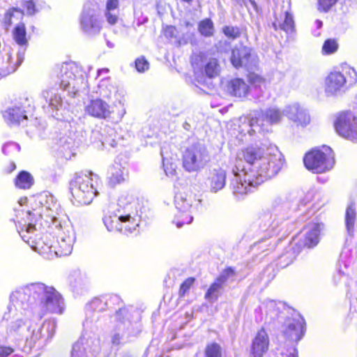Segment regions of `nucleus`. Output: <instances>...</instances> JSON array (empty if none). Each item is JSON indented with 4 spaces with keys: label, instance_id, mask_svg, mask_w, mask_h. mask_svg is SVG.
Instances as JSON below:
<instances>
[{
    "label": "nucleus",
    "instance_id": "nucleus-1",
    "mask_svg": "<svg viewBox=\"0 0 357 357\" xmlns=\"http://www.w3.org/2000/svg\"><path fill=\"white\" fill-rule=\"evenodd\" d=\"M282 165V155L276 146L248 147L236 155L230 188L235 195L247 194L277 175Z\"/></svg>",
    "mask_w": 357,
    "mask_h": 357
},
{
    "label": "nucleus",
    "instance_id": "nucleus-2",
    "mask_svg": "<svg viewBox=\"0 0 357 357\" xmlns=\"http://www.w3.org/2000/svg\"><path fill=\"white\" fill-rule=\"evenodd\" d=\"M29 223L18 231L22 240L37 251L46 246L50 252L57 257L68 256L71 254L76 236L73 227L69 220H61L57 218H52L49 231L41 236L35 225L32 224V214L26 211Z\"/></svg>",
    "mask_w": 357,
    "mask_h": 357
},
{
    "label": "nucleus",
    "instance_id": "nucleus-3",
    "mask_svg": "<svg viewBox=\"0 0 357 357\" xmlns=\"http://www.w3.org/2000/svg\"><path fill=\"white\" fill-rule=\"evenodd\" d=\"M10 302L15 310H31L37 319H41L47 312L62 314L65 307L60 293L42 282L31 283L13 291Z\"/></svg>",
    "mask_w": 357,
    "mask_h": 357
},
{
    "label": "nucleus",
    "instance_id": "nucleus-4",
    "mask_svg": "<svg viewBox=\"0 0 357 357\" xmlns=\"http://www.w3.org/2000/svg\"><path fill=\"white\" fill-rule=\"evenodd\" d=\"M137 205V202L132 196L121 195L116 204L109 206L103 218L107 229L126 235L138 233L141 217L138 214Z\"/></svg>",
    "mask_w": 357,
    "mask_h": 357
},
{
    "label": "nucleus",
    "instance_id": "nucleus-5",
    "mask_svg": "<svg viewBox=\"0 0 357 357\" xmlns=\"http://www.w3.org/2000/svg\"><path fill=\"white\" fill-rule=\"evenodd\" d=\"M142 331L140 314L137 310L128 307L119 308L112 322L109 336L113 346L131 342Z\"/></svg>",
    "mask_w": 357,
    "mask_h": 357
},
{
    "label": "nucleus",
    "instance_id": "nucleus-6",
    "mask_svg": "<svg viewBox=\"0 0 357 357\" xmlns=\"http://www.w3.org/2000/svg\"><path fill=\"white\" fill-rule=\"evenodd\" d=\"M99 177L92 172L75 174L70 181L69 188L75 205H88L98 195L97 189Z\"/></svg>",
    "mask_w": 357,
    "mask_h": 357
},
{
    "label": "nucleus",
    "instance_id": "nucleus-7",
    "mask_svg": "<svg viewBox=\"0 0 357 357\" xmlns=\"http://www.w3.org/2000/svg\"><path fill=\"white\" fill-rule=\"evenodd\" d=\"M58 79L59 87L63 91H68V94L72 96L86 86V73L75 62L62 63Z\"/></svg>",
    "mask_w": 357,
    "mask_h": 357
},
{
    "label": "nucleus",
    "instance_id": "nucleus-8",
    "mask_svg": "<svg viewBox=\"0 0 357 357\" xmlns=\"http://www.w3.org/2000/svg\"><path fill=\"white\" fill-rule=\"evenodd\" d=\"M174 205L179 214L174 220L177 228L183 225L190 224L193 220L194 213L202 206V200L196 199L195 195L188 192L185 188L178 190L174 195Z\"/></svg>",
    "mask_w": 357,
    "mask_h": 357
},
{
    "label": "nucleus",
    "instance_id": "nucleus-9",
    "mask_svg": "<svg viewBox=\"0 0 357 357\" xmlns=\"http://www.w3.org/2000/svg\"><path fill=\"white\" fill-rule=\"evenodd\" d=\"M119 303L120 298L117 295H105L93 298L85 307L83 328L96 333L98 331L97 323L100 319V313L111 308L112 305Z\"/></svg>",
    "mask_w": 357,
    "mask_h": 357
},
{
    "label": "nucleus",
    "instance_id": "nucleus-10",
    "mask_svg": "<svg viewBox=\"0 0 357 357\" xmlns=\"http://www.w3.org/2000/svg\"><path fill=\"white\" fill-rule=\"evenodd\" d=\"M357 80L355 70L348 66L342 67V71L331 72L326 79V92L331 95L345 91Z\"/></svg>",
    "mask_w": 357,
    "mask_h": 357
},
{
    "label": "nucleus",
    "instance_id": "nucleus-11",
    "mask_svg": "<svg viewBox=\"0 0 357 357\" xmlns=\"http://www.w3.org/2000/svg\"><path fill=\"white\" fill-rule=\"evenodd\" d=\"M305 167L314 173L320 174L331 170L335 164L334 153L329 146L314 149L303 158Z\"/></svg>",
    "mask_w": 357,
    "mask_h": 357
},
{
    "label": "nucleus",
    "instance_id": "nucleus-12",
    "mask_svg": "<svg viewBox=\"0 0 357 357\" xmlns=\"http://www.w3.org/2000/svg\"><path fill=\"white\" fill-rule=\"evenodd\" d=\"M283 109H280L276 106H271L264 110H261L255 114L249 120L250 130L248 133L251 135L252 133L268 131V126L272 124L279 123L283 117Z\"/></svg>",
    "mask_w": 357,
    "mask_h": 357
},
{
    "label": "nucleus",
    "instance_id": "nucleus-13",
    "mask_svg": "<svg viewBox=\"0 0 357 357\" xmlns=\"http://www.w3.org/2000/svg\"><path fill=\"white\" fill-rule=\"evenodd\" d=\"M211 157L206 146L197 143L188 147L183 154V166L189 172H197L203 169L210 161Z\"/></svg>",
    "mask_w": 357,
    "mask_h": 357
},
{
    "label": "nucleus",
    "instance_id": "nucleus-14",
    "mask_svg": "<svg viewBox=\"0 0 357 357\" xmlns=\"http://www.w3.org/2000/svg\"><path fill=\"white\" fill-rule=\"evenodd\" d=\"M79 25L81 30L89 36H94L100 33L102 21L98 3L89 1L84 5L79 16Z\"/></svg>",
    "mask_w": 357,
    "mask_h": 357
},
{
    "label": "nucleus",
    "instance_id": "nucleus-15",
    "mask_svg": "<svg viewBox=\"0 0 357 357\" xmlns=\"http://www.w3.org/2000/svg\"><path fill=\"white\" fill-rule=\"evenodd\" d=\"M100 351V340L96 333L83 328L82 336L73 345L70 357H96Z\"/></svg>",
    "mask_w": 357,
    "mask_h": 357
},
{
    "label": "nucleus",
    "instance_id": "nucleus-16",
    "mask_svg": "<svg viewBox=\"0 0 357 357\" xmlns=\"http://www.w3.org/2000/svg\"><path fill=\"white\" fill-rule=\"evenodd\" d=\"M56 327V321L55 319L45 320L37 331H33L29 339H26L25 345L22 350L24 352L29 353L32 349L38 351L43 348L54 335Z\"/></svg>",
    "mask_w": 357,
    "mask_h": 357
},
{
    "label": "nucleus",
    "instance_id": "nucleus-17",
    "mask_svg": "<svg viewBox=\"0 0 357 357\" xmlns=\"http://www.w3.org/2000/svg\"><path fill=\"white\" fill-rule=\"evenodd\" d=\"M41 97L45 102L43 107L47 113L58 120H67L65 102L58 88L54 87L43 90Z\"/></svg>",
    "mask_w": 357,
    "mask_h": 357
},
{
    "label": "nucleus",
    "instance_id": "nucleus-18",
    "mask_svg": "<svg viewBox=\"0 0 357 357\" xmlns=\"http://www.w3.org/2000/svg\"><path fill=\"white\" fill-rule=\"evenodd\" d=\"M334 126L341 137L357 142V116L351 111H343L335 115Z\"/></svg>",
    "mask_w": 357,
    "mask_h": 357
},
{
    "label": "nucleus",
    "instance_id": "nucleus-19",
    "mask_svg": "<svg viewBox=\"0 0 357 357\" xmlns=\"http://www.w3.org/2000/svg\"><path fill=\"white\" fill-rule=\"evenodd\" d=\"M230 60L236 68H244L248 71L254 70L257 63L255 56L251 54L250 48L245 46L234 48Z\"/></svg>",
    "mask_w": 357,
    "mask_h": 357
},
{
    "label": "nucleus",
    "instance_id": "nucleus-20",
    "mask_svg": "<svg viewBox=\"0 0 357 357\" xmlns=\"http://www.w3.org/2000/svg\"><path fill=\"white\" fill-rule=\"evenodd\" d=\"M23 61L19 62V56L14 61L10 46L0 43V79L14 73Z\"/></svg>",
    "mask_w": 357,
    "mask_h": 357
},
{
    "label": "nucleus",
    "instance_id": "nucleus-21",
    "mask_svg": "<svg viewBox=\"0 0 357 357\" xmlns=\"http://www.w3.org/2000/svg\"><path fill=\"white\" fill-rule=\"evenodd\" d=\"M28 100L17 102L10 106L3 113L4 120L10 125H20L27 120L26 105Z\"/></svg>",
    "mask_w": 357,
    "mask_h": 357
},
{
    "label": "nucleus",
    "instance_id": "nucleus-22",
    "mask_svg": "<svg viewBox=\"0 0 357 357\" xmlns=\"http://www.w3.org/2000/svg\"><path fill=\"white\" fill-rule=\"evenodd\" d=\"M304 319L299 314L286 321L284 335L291 341L298 342L304 335L305 328Z\"/></svg>",
    "mask_w": 357,
    "mask_h": 357
},
{
    "label": "nucleus",
    "instance_id": "nucleus-23",
    "mask_svg": "<svg viewBox=\"0 0 357 357\" xmlns=\"http://www.w3.org/2000/svg\"><path fill=\"white\" fill-rule=\"evenodd\" d=\"M26 35L25 24L19 22L12 31V38L18 46L19 62L24 61L25 53L29 46V40Z\"/></svg>",
    "mask_w": 357,
    "mask_h": 357
},
{
    "label": "nucleus",
    "instance_id": "nucleus-24",
    "mask_svg": "<svg viewBox=\"0 0 357 357\" xmlns=\"http://www.w3.org/2000/svg\"><path fill=\"white\" fill-rule=\"evenodd\" d=\"M283 114L298 126H305L310 121L306 110L297 103L286 105L283 109Z\"/></svg>",
    "mask_w": 357,
    "mask_h": 357
},
{
    "label": "nucleus",
    "instance_id": "nucleus-25",
    "mask_svg": "<svg viewBox=\"0 0 357 357\" xmlns=\"http://www.w3.org/2000/svg\"><path fill=\"white\" fill-rule=\"evenodd\" d=\"M324 225L319 222H313L308 225L305 229L303 239H301L298 243L299 248L307 247L313 248L317 245L319 241V235Z\"/></svg>",
    "mask_w": 357,
    "mask_h": 357
},
{
    "label": "nucleus",
    "instance_id": "nucleus-26",
    "mask_svg": "<svg viewBox=\"0 0 357 357\" xmlns=\"http://www.w3.org/2000/svg\"><path fill=\"white\" fill-rule=\"evenodd\" d=\"M227 173L222 168L211 170L207 178V184L212 192H217L224 188L226 184Z\"/></svg>",
    "mask_w": 357,
    "mask_h": 357
},
{
    "label": "nucleus",
    "instance_id": "nucleus-27",
    "mask_svg": "<svg viewBox=\"0 0 357 357\" xmlns=\"http://www.w3.org/2000/svg\"><path fill=\"white\" fill-rule=\"evenodd\" d=\"M86 112L95 117L106 119L110 116V106L102 99L92 100L86 106Z\"/></svg>",
    "mask_w": 357,
    "mask_h": 357
},
{
    "label": "nucleus",
    "instance_id": "nucleus-28",
    "mask_svg": "<svg viewBox=\"0 0 357 357\" xmlns=\"http://www.w3.org/2000/svg\"><path fill=\"white\" fill-rule=\"evenodd\" d=\"M269 340L267 333L262 328L258 331L254 338L251 347V354L253 357H261L268 349Z\"/></svg>",
    "mask_w": 357,
    "mask_h": 357
},
{
    "label": "nucleus",
    "instance_id": "nucleus-29",
    "mask_svg": "<svg viewBox=\"0 0 357 357\" xmlns=\"http://www.w3.org/2000/svg\"><path fill=\"white\" fill-rule=\"evenodd\" d=\"M258 225L261 231H266L269 234H276L279 231V222L275 216L269 211H263L260 213Z\"/></svg>",
    "mask_w": 357,
    "mask_h": 357
},
{
    "label": "nucleus",
    "instance_id": "nucleus-30",
    "mask_svg": "<svg viewBox=\"0 0 357 357\" xmlns=\"http://www.w3.org/2000/svg\"><path fill=\"white\" fill-rule=\"evenodd\" d=\"M248 81L251 85L249 91L253 97L259 99L263 96L266 89V80L257 74L250 73L248 75Z\"/></svg>",
    "mask_w": 357,
    "mask_h": 357
},
{
    "label": "nucleus",
    "instance_id": "nucleus-31",
    "mask_svg": "<svg viewBox=\"0 0 357 357\" xmlns=\"http://www.w3.org/2000/svg\"><path fill=\"white\" fill-rule=\"evenodd\" d=\"M68 281L71 290L77 294H82L86 289L88 284L86 278L79 271L71 273L68 278Z\"/></svg>",
    "mask_w": 357,
    "mask_h": 357
},
{
    "label": "nucleus",
    "instance_id": "nucleus-32",
    "mask_svg": "<svg viewBox=\"0 0 357 357\" xmlns=\"http://www.w3.org/2000/svg\"><path fill=\"white\" fill-rule=\"evenodd\" d=\"M357 214L356 207L354 203L349 204L346 208L344 224L347 233L350 236H354L356 231V225L357 226Z\"/></svg>",
    "mask_w": 357,
    "mask_h": 357
},
{
    "label": "nucleus",
    "instance_id": "nucleus-33",
    "mask_svg": "<svg viewBox=\"0 0 357 357\" xmlns=\"http://www.w3.org/2000/svg\"><path fill=\"white\" fill-rule=\"evenodd\" d=\"M127 175L128 170L125 167H123L120 164H115L109 169V183L113 186L121 183L125 181Z\"/></svg>",
    "mask_w": 357,
    "mask_h": 357
},
{
    "label": "nucleus",
    "instance_id": "nucleus-34",
    "mask_svg": "<svg viewBox=\"0 0 357 357\" xmlns=\"http://www.w3.org/2000/svg\"><path fill=\"white\" fill-rule=\"evenodd\" d=\"M229 90L233 96L239 98L245 97L250 91L248 85L240 78L231 80L229 84Z\"/></svg>",
    "mask_w": 357,
    "mask_h": 357
},
{
    "label": "nucleus",
    "instance_id": "nucleus-35",
    "mask_svg": "<svg viewBox=\"0 0 357 357\" xmlns=\"http://www.w3.org/2000/svg\"><path fill=\"white\" fill-rule=\"evenodd\" d=\"M295 198L296 195L293 193L278 197L273 200L272 206L275 212L286 211L291 207L292 203L295 201Z\"/></svg>",
    "mask_w": 357,
    "mask_h": 357
},
{
    "label": "nucleus",
    "instance_id": "nucleus-36",
    "mask_svg": "<svg viewBox=\"0 0 357 357\" xmlns=\"http://www.w3.org/2000/svg\"><path fill=\"white\" fill-rule=\"evenodd\" d=\"M119 0H107L105 17L110 25L115 24L119 20Z\"/></svg>",
    "mask_w": 357,
    "mask_h": 357
},
{
    "label": "nucleus",
    "instance_id": "nucleus-37",
    "mask_svg": "<svg viewBox=\"0 0 357 357\" xmlns=\"http://www.w3.org/2000/svg\"><path fill=\"white\" fill-rule=\"evenodd\" d=\"M24 17V11L17 8H11L4 14L2 22L6 26V29H8L13 24L22 20Z\"/></svg>",
    "mask_w": 357,
    "mask_h": 357
},
{
    "label": "nucleus",
    "instance_id": "nucleus-38",
    "mask_svg": "<svg viewBox=\"0 0 357 357\" xmlns=\"http://www.w3.org/2000/svg\"><path fill=\"white\" fill-rule=\"evenodd\" d=\"M266 317L270 320H275L278 318L281 309L284 307V304L281 302H276L273 300L267 301L265 303Z\"/></svg>",
    "mask_w": 357,
    "mask_h": 357
},
{
    "label": "nucleus",
    "instance_id": "nucleus-39",
    "mask_svg": "<svg viewBox=\"0 0 357 357\" xmlns=\"http://www.w3.org/2000/svg\"><path fill=\"white\" fill-rule=\"evenodd\" d=\"M33 183V178L31 174L22 171L15 178V185L22 189H29Z\"/></svg>",
    "mask_w": 357,
    "mask_h": 357
},
{
    "label": "nucleus",
    "instance_id": "nucleus-40",
    "mask_svg": "<svg viewBox=\"0 0 357 357\" xmlns=\"http://www.w3.org/2000/svg\"><path fill=\"white\" fill-rule=\"evenodd\" d=\"M224 286L218 282L216 280L211 284L208 291L205 294V298L211 303L216 301L221 294V291L223 289Z\"/></svg>",
    "mask_w": 357,
    "mask_h": 357
},
{
    "label": "nucleus",
    "instance_id": "nucleus-41",
    "mask_svg": "<svg viewBox=\"0 0 357 357\" xmlns=\"http://www.w3.org/2000/svg\"><path fill=\"white\" fill-rule=\"evenodd\" d=\"M236 280V271L231 267H228L223 270L220 275L216 278V281L222 286L233 282Z\"/></svg>",
    "mask_w": 357,
    "mask_h": 357
},
{
    "label": "nucleus",
    "instance_id": "nucleus-42",
    "mask_svg": "<svg viewBox=\"0 0 357 357\" xmlns=\"http://www.w3.org/2000/svg\"><path fill=\"white\" fill-rule=\"evenodd\" d=\"M199 32L204 37H211L214 34V25L212 20L209 18H206L199 22L198 24Z\"/></svg>",
    "mask_w": 357,
    "mask_h": 357
},
{
    "label": "nucleus",
    "instance_id": "nucleus-43",
    "mask_svg": "<svg viewBox=\"0 0 357 357\" xmlns=\"http://www.w3.org/2000/svg\"><path fill=\"white\" fill-rule=\"evenodd\" d=\"M100 95L105 98H110L115 92L114 86L110 83L109 79H101L98 84Z\"/></svg>",
    "mask_w": 357,
    "mask_h": 357
},
{
    "label": "nucleus",
    "instance_id": "nucleus-44",
    "mask_svg": "<svg viewBox=\"0 0 357 357\" xmlns=\"http://www.w3.org/2000/svg\"><path fill=\"white\" fill-rule=\"evenodd\" d=\"M220 72V66L216 59H211L204 66V73L209 78L216 77Z\"/></svg>",
    "mask_w": 357,
    "mask_h": 357
},
{
    "label": "nucleus",
    "instance_id": "nucleus-45",
    "mask_svg": "<svg viewBox=\"0 0 357 357\" xmlns=\"http://www.w3.org/2000/svg\"><path fill=\"white\" fill-rule=\"evenodd\" d=\"M204 357H222V349L218 343L208 344L204 351Z\"/></svg>",
    "mask_w": 357,
    "mask_h": 357
},
{
    "label": "nucleus",
    "instance_id": "nucleus-46",
    "mask_svg": "<svg viewBox=\"0 0 357 357\" xmlns=\"http://www.w3.org/2000/svg\"><path fill=\"white\" fill-rule=\"evenodd\" d=\"M20 146L13 142H7L2 147V152L8 156H15L19 153Z\"/></svg>",
    "mask_w": 357,
    "mask_h": 357
},
{
    "label": "nucleus",
    "instance_id": "nucleus-47",
    "mask_svg": "<svg viewBox=\"0 0 357 357\" xmlns=\"http://www.w3.org/2000/svg\"><path fill=\"white\" fill-rule=\"evenodd\" d=\"M162 157V165L165 174L169 177H172L176 174V165L173 162H169V160L164 156L163 149L161 150Z\"/></svg>",
    "mask_w": 357,
    "mask_h": 357
},
{
    "label": "nucleus",
    "instance_id": "nucleus-48",
    "mask_svg": "<svg viewBox=\"0 0 357 357\" xmlns=\"http://www.w3.org/2000/svg\"><path fill=\"white\" fill-rule=\"evenodd\" d=\"M338 44L335 39H327L322 47V51L326 54H331L337 50Z\"/></svg>",
    "mask_w": 357,
    "mask_h": 357
},
{
    "label": "nucleus",
    "instance_id": "nucleus-49",
    "mask_svg": "<svg viewBox=\"0 0 357 357\" xmlns=\"http://www.w3.org/2000/svg\"><path fill=\"white\" fill-rule=\"evenodd\" d=\"M26 328L25 323L22 319H17L10 323L8 330L10 333H21Z\"/></svg>",
    "mask_w": 357,
    "mask_h": 357
},
{
    "label": "nucleus",
    "instance_id": "nucleus-50",
    "mask_svg": "<svg viewBox=\"0 0 357 357\" xmlns=\"http://www.w3.org/2000/svg\"><path fill=\"white\" fill-rule=\"evenodd\" d=\"M294 26V22L292 15L288 12L285 13V17L283 23L279 24L280 29L286 32L292 31Z\"/></svg>",
    "mask_w": 357,
    "mask_h": 357
},
{
    "label": "nucleus",
    "instance_id": "nucleus-51",
    "mask_svg": "<svg viewBox=\"0 0 357 357\" xmlns=\"http://www.w3.org/2000/svg\"><path fill=\"white\" fill-rule=\"evenodd\" d=\"M222 32L227 38L233 40L241 36V31L237 26H225L222 28Z\"/></svg>",
    "mask_w": 357,
    "mask_h": 357
},
{
    "label": "nucleus",
    "instance_id": "nucleus-52",
    "mask_svg": "<svg viewBox=\"0 0 357 357\" xmlns=\"http://www.w3.org/2000/svg\"><path fill=\"white\" fill-rule=\"evenodd\" d=\"M107 133L109 135V136H105L101 139L102 146L105 148H107V146L115 147L116 145V142L114 138L112 137V136L114 135V131L112 128H108Z\"/></svg>",
    "mask_w": 357,
    "mask_h": 357
},
{
    "label": "nucleus",
    "instance_id": "nucleus-53",
    "mask_svg": "<svg viewBox=\"0 0 357 357\" xmlns=\"http://www.w3.org/2000/svg\"><path fill=\"white\" fill-rule=\"evenodd\" d=\"M135 68L138 72L143 73L149 69V63L144 56H141L135 60Z\"/></svg>",
    "mask_w": 357,
    "mask_h": 357
},
{
    "label": "nucleus",
    "instance_id": "nucleus-54",
    "mask_svg": "<svg viewBox=\"0 0 357 357\" xmlns=\"http://www.w3.org/2000/svg\"><path fill=\"white\" fill-rule=\"evenodd\" d=\"M195 279L193 278H189L186 279L181 285L179 289V296H184L186 292L189 291L192 284L194 283Z\"/></svg>",
    "mask_w": 357,
    "mask_h": 357
},
{
    "label": "nucleus",
    "instance_id": "nucleus-55",
    "mask_svg": "<svg viewBox=\"0 0 357 357\" xmlns=\"http://www.w3.org/2000/svg\"><path fill=\"white\" fill-rule=\"evenodd\" d=\"M337 0H319V10L324 12L328 11Z\"/></svg>",
    "mask_w": 357,
    "mask_h": 357
},
{
    "label": "nucleus",
    "instance_id": "nucleus-56",
    "mask_svg": "<svg viewBox=\"0 0 357 357\" xmlns=\"http://www.w3.org/2000/svg\"><path fill=\"white\" fill-rule=\"evenodd\" d=\"M59 155L64 158L66 160H70L75 155L72 150L70 149L69 145L63 146L60 147L59 151Z\"/></svg>",
    "mask_w": 357,
    "mask_h": 357
},
{
    "label": "nucleus",
    "instance_id": "nucleus-57",
    "mask_svg": "<svg viewBox=\"0 0 357 357\" xmlns=\"http://www.w3.org/2000/svg\"><path fill=\"white\" fill-rule=\"evenodd\" d=\"M23 6L26 10L27 15H32L36 12L35 3L32 0L25 1Z\"/></svg>",
    "mask_w": 357,
    "mask_h": 357
},
{
    "label": "nucleus",
    "instance_id": "nucleus-58",
    "mask_svg": "<svg viewBox=\"0 0 357 357\" xmlns=\"http://www.w3.org/2000/svg\"><path fill=\"white\" fill-rule=\"evenodd\" d=\"M14 351L10 347H6L0 344V357H7Z\"/></svg>",
    "mask_w": 357,
    "mask_h": 357
},
{
    "label": "nucleus",
    "instance_id": "nucleus-59",
    "mask_svg": "<svg viewBox=\"0 0 357 357\" xmlns=\"http://www.w3.org/2000/svg\"><path fill=\"white\" fill-rule=\"evenodd\" d=\"M176 29L173 26H168L165 30V35L167 38H174L176 36Z\"/></svg>",
    "mask_w": 357,
    "mask_h": 357
},
{
    "label": "nucleus",
    "instance_id": "nucleus-60",
    "mask_svg": "<svg viewBox=\"0 0 357 357\" xmlns=\"http://www.w3.org/2000/svg\"><path fill=\"white\" fill-rule=\"evenodd\" d=\"M312 195L310 193H307L306 195V200L302 199L300 201L301 204L303 205H305L307 202H309L312 199Z\"/></svg>",
    "mask_w": 357,
    "mask_h": 357
},
{
    "label": "nucleus",
    "instance_id": "nucleus-61",
    "mask_svg": "<svg viewBox=\"0 0 357 357\" xmlns=\"http://www.w3.org/2000/svg\"><path fill=\"white\" fill-rule=\"evenodd\" d=\"M288 357H298V351L296 349H293L292 352H290Z\"/></svg>",
    "mask_w": 357,
    "mask_h": 357
},
{
    "label": "nucleus",
    "instance_id": "nucleus-62",
    "mask_svg": "<svg viewBox=\"0 0 357 357\" xmlns=\"http://www.w3.org/2000/svg\"><path fill=\"white\" fill-rule=\"evenodd\" d=\"M109 70L107 68H102L98 70V76H100L102 73H107Z\"/></svg>",
    "mask_w": 357,
    "mask_h": 357
},
{
    "label": "nucleus",
    "instance_id": "nucleus-63",
    "mask_svg": "<svg viewBox=\"0 0 357 357\" xmlns=\"http://www.w3.org/2000/svg\"><path fill=\"white\" fill-rule=\"evenodd\" d=\"M183 127L186 130H190L191 126L188 122H184L183 124Z\"/></svg>",
    "mask_w": 357,
    "mask_h": 357
},
{
    "label": "nucleus",
    "instance_id": "nucleus-64",
    "mask_svg": "<svg viewBox=\"0 0 357 357\" xmlns=\"http://www.w3.org/2000/svg\"><path fill=\"white\" fill-rule=\"evenodd\" d=\"M315 24H316V26H317V28H319V29L321 28L323 25L322 22L319 20H317L315 21Z\"/></svg>",
    "mask_w": 357,
    "mask_h": 357
}]
</instances>
